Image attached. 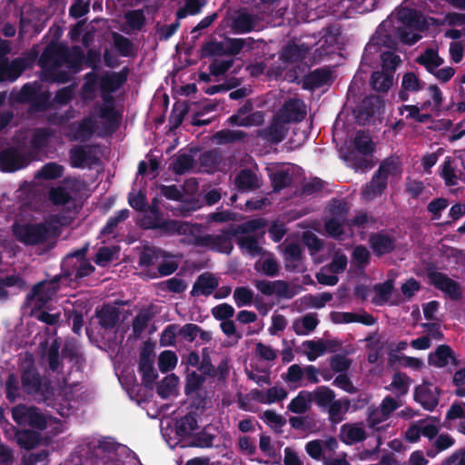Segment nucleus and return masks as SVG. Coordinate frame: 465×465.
<instances>
[{
    "instance_id": "412c9836",
    "label": "nucleus",
    "mask_w": 465,
    "mask_h": 465,
    "mask_svg": "<svg viewBox=\"0 0 465 465\" xmlns=\"http://www.w3.org/2000/svg\"><path fill=\"white\" fill-rule=\"evenodd\" d=\"M340 440L346 445H353L366 440V431L361 423H345L341 427Z\"/></svg>"
},
{
    "instance_id": "bb28decb",
    "label": "nucleus",
    "mask_w": 465,
    "mask_h": 465,
    "mask_svg": "<svg viewBox=\"0 0 465 465\" xmlns=\"http://www.w3.org/2000/svg\"><path fill=\"white\" fill-rule=\"evenodd\" d=\"M331 79V72L327 68H318L307 74L303 79V88L315 90L327 84Z\"/></svg>"
},
{
    "instance_id": "a19ab883",
    "label": "nucleus",
    "mask_w": 465,
    "mask_h": 465,
    "mask_svg": "<svg viewBox=\"0 0 465 465\" xmlns=\"http://www.w3.org/2000/svg\"><path fill=\"white\" fill-rule=\"evenodd\" d=\"M234 182L241 191L254 190L259 187L258 177L250 169L241 170L235 176Z\"/></svg>"
},
{
    "instance_id": "58836bf2",
    "label": "nucleus",
    "mask_w": 465,
    "mask_h": 465,
    "mask_svg": "<svg viewBox=\"0 0 465 465\" xmlns=\"http://www.w3.org/2000/svg\"><path fill=\"white\" fill-rule=\"evenodd\" d=\"M170 255L161 249L146 248L141 252L139 265L141 267L159 266L162 258H169Z\"/></svg>"
},
{
    "instance_id": "f03ea898",
    "label": "nucleus",
    "mask_w": 465,
    "mask_h": 465,
    "mask_svg": "<svg viewBox=\"0 0 465 465\" xmlns=\"http://www.w3.org/2000/svg\"><path fill=\"white\" fill-rule=\"evenodd\" d=\"M21 383L26 394L35 396L38 401L50 405L48 401H51L54 396V389L49 381H42L41 376L33 362L22 369Z\"/></svg>"
},
{
    "instance_id": "c9c22d12",
    "label": "nucleus",
    "mask_w": 465,
    "mask_h": 465,
    "mask_svg": "<svg viewBox=\"0 0 465 465\" xmlns=\"http://www.w3.org/2000/svg\"><path fill=\"white\" fill-rule=\"evenodd\" d=\"M381 100L376 95H370L365 97L361 105L359 106L356 118L359 122L368 121L374 116L376 111L379 108Z\"/></svg>"
},
{
    "instance_id": "13d9d810",
    "label": "nucleus",
    "mask_w": 465,
    "mask_h": 465,
    "mask_svg": "<svg viewBox=\"0 0 465 465\" xmlns=\"http://www.w3.org/2000/svg\"><path fill=\"white\" fill-rule=\"evenodd\" d=\"M84 61V54L82 48L78 45H74L69 50L66 47L65 62L69 68L80 71Z\"/></svg>"
},
{
    "instance_id": "e433bc0d",
    "label": "nucleus",
    "mask_w": 465,
    "mask_h": 465,
    "mask_svg": "<svg viewBox=\"0 0 465 465\" xmlns=\"http://www.w3.org/2000/svg\"><path fill=\"white\" fill-rule=\"evenodd\" d=\"M319 324L316 313H307L300 320H296L292 324V330L297 335H307L313 331Z\"/></svg>"
},
{
    "instance_id": "f257e3e1",
    "label": "nucleus",
    "mask_w": 465,
    "mask_h": 465,
    "mask_svg": "<svg viewBox=\"0 0 465 465\" xmlns=\"http://www.w3.org/2000/svg\"><path fill=\"white\" fill-rule=\"evenodd\" d=\"M375 144L370 135L363 130L356 132L351 146L343 153V160L355 171H366L372 163L366 157L372 155Z\"/></svg>"
},
{
    "instance_id": "ea45409f",
    "label": "nucleus",
    "mask_w": 465,
    "mask_h": 465,
    "mask_svg": "<svg viewBox=\"0 0 465 465\" xmlns=\"http://www.w3.org/2000/svg\"><path fill=\"white\" fill-rule=\"evenodd\" d=\"M247 133L242 130L223 129L213 134V140L217 144L223 145L244 141Z\"/></svg>"
},
{
    "instance_id": "b1692460",
    "label": "nucleus",
    "mask_w": 465,
    "mask_h": 465,
    "mask_svg": "<svg viewBox=\"0 0 465 465\" xmlns=\"http://www.w3.org/2000/svg\"><path fill=\"white\" fill-rule=\"evenodd\" d=\"M219 282L213 274L204 272L198 276L196 282L193 283L191 294L193 296L204 295L209 296L213 292L218 288Z\"/></svg>"
},
{
    "instance_id": "de8ad7c7",
    "label": "nucleus",
    "mask_w": 465,
    "mask_h": 465,
    "mask_svg": "<svg viewBox=\"0 0 465 465\" xmlns=\"http://www.w3.org/2000/svg\"><path fill=\"white\" fill-rule=\"evenodd\" d=\"M269 176L274 192H280L290 187L293 182L292 175L289 170H277Z\"/></svg>"
},
{
    "instance_id": "bf43d9fd",
    "label": "nucleus",
    "mask_w": 465,
    "mask_h": 465,
    "mask_svg": "<svg viewBox=\"0 0 465 465\" xmlns=\"http://www.w3.org/2000/svg\"><path fill=\"white\" fill-rule=\"evenodd\" d=\"M267 225V221L264 218H254L248 220L237 226L234 231H232L231 235H236L237 233H251L255 232L261 229H264Z\"/></svg>"
},
{
    "instance_id": "39448f33",
    "label": "nucleus",
    "mask_w": 465,
    "mask_h": 465,
    "mask_svg": "<svg viewBox=\"0 0 465 465\" xmlns=\"http://www.w3.org/2000/svg\"><path fill=\"white\" fill-rule=\"evenodd\" d=\"M61 276H54L50 281H42L35 284L26 294L25 300L28 304L34 302L35 310H42L53 299L60 289L59 282Z\"/></svg>"
},
{
    "instance_id": "052dcab7",
    "label": "nucleus",
    "mask_w": 465,
    "mask_h": 465,
    "mask_svg": "<svg viewBox=\"0 0 465 465\" xmlns=\"http://www.w3.org/2000/svg\"><path fill=\"white\" fill-rule=\"evenodd\" d=\"M129 214L130 212L128 209H122L116 212L114 215L108 218L105 225L101 229L100 234L103 236L112 234L118 224L129 217Z\"/></svg>"
},
{
    "instance_id": "f8f14e48",
    "label": "nucleus",
    "mask_w": 465,
    "mask_h": 465,
    "mask_svg": "<svg viewBox=\"0 0 465 465\" xmlns=\"http://www.w3.org/2000/svg\"><path fill=\"white\" fill-rule=\"evenodd\" d=\"M429 282L430 285L434 286L437 290L444 292L450 300L459 301L461 296V289L460 284L450 278L447 274L430 271L427 273Z\"/></svg>"
},
{
    "instance_id": "69168bd1",
    "label": "nucleus",
    "mask_w": 465,
    "mask_h": 465,
    "mask_svg": "<svg viewBox=\"0 0 465 465\" xmlns=\"http://www.w3.org/2000/svg\"><path fill=\"white\" fill-rule=\"evenodd\" d=\"M64 173V166L56 163H45L37 173L36 177L45 180L60 178Z\"/></svg>"
},
{
    "instance_id": "1a4fd4ad",
    "label": "nucleus",
    "mask_w": 465,
    "mask_h": 465,
    "mask_svg": "<svg viewBox=\"0 0 465 465\" xmlns=\"http://www.w3.org/2000/svg\"><path fill=\"white\" fill-rule=\"evenodd\" d=\"M143 226L148 229H167L176 232L178 234H193L202 230V226L197 223L188 222L169 221L165 222L160 217V214H152L143 219Z\"/></svg>"
},
{
    "instance_id": "cd10ccee",
    "label": "nucleus",
    "mask_w": 465,
    "mask_h": 465,
    "mask_svg": "<svg viewBox=\"0 0 465 465\" xmlns=\"http://www.w3.org/2000/svg\"><path fill=\"white\" fill-rule=\"evenodd\" d=\"M70 128L74 130L72 140L85 142L94 134L95 121L90 116L84 117L80 122L72 124Z\"/></svg>"
},
{
    "instance_id": "6e6d98bb",
    "label": "nucleus",
    "mask_w": 465,
    "mask_h": 465,
    "mask_svg": "<svg viewBox=\"0 0 465 465\" xmlns=\"http://www.w3.org/2000/svg\"><path fill=\"white\" fill-rule=\"evenodd\" d=\"M178 385V378L174 374L164 377L156 386V392L162 399H168L173 394Z\"/></svg>"
},
{
    "instance_id": "c756f323",
    "label": "nucleus",
    "mask_w": 465,
    "mask_h": 465,
    "mask_svg": "<svg viewBox=\"0 0 465 465\" xmlns=\"http://www.w3.org/2000/svg\"><path fill=\"white\" fill-rule=\"evenodd\" d=\"M400 20L406 27L411 29L420 32L428 29V24L422 14L413 8L407 9L401 13Z\"/></svg>"
},
{
    "instance_id": "0eeeda50",
    "label": "nucleus",
    "mask_w": 465,
    "mask_h": 465,
    "mask_svg": "<svg viewBox=\"0 0 465 465\" xmlns=\"http://www.w3.org/2000/svg\"><path fill=\"white\" fill-rule=\"evenodd\" d=\"M31 161V153L21 145H12L0 152V169L5 173H15L25 168Z\"/></svg>"
},
{
    "instance_id": "8fccbe9b",
    "label": "nucleus",
    "mask_w": 465,
    "mask_h": 465,
    "mask_svg": "<svg viewBox=\"0 0 465 465\" xmlns=\"http://www.w3.org/2000/svg\"><path fill=\"white\" fill-rule=\"evenodd\" d=\"M48 200L54 206H63L73 201L70 191L64 186L51 187L48 191Z\"/></svg>"
},
{
    "instance_id": "dca6fc26",
    "label": "nucleus",
    "mask_w": 465,
    "mask_h": 465,
    "mask_svg": "<svg viewBox=\"0 0 465 465\" xmlns=\"http://www.w3.org/2000/svg\"><path fill=\"white\" fill-rule=\"evenodd\" d=\"M104 104L100 107L99 116L104 120V129L108 134L114 133L120 125V114L114 108V99L112 94L102 95Z\"/></svg>"
},
{
    "instance_id": "49530a36",
    "label": "nucleus",
    "mask_w": 465,
    "mask_h": 465,
    "mask_svg": "<svg viewBox=\"0 0 465 465\" xmlns=\"http://www.w3.org/2000/svg\"><path fill=\"white\" fill-rule=\"evenodd\" d=\"M394 289V281L388 279L382 283H377L373 286V290L376 293L372 299V302L376 305H382L386 303Z\"/></svg>"
},
{
    "instance_id": "4468645a",
    "label": "nucleus",
    "mask_w": 465,
    "mask_h": 465,
    "mask_svg": "<svg viewBox=\"0 0 465 465\" xmlns=\"http://www.w3.org/2000/svg\"><path fill=\"white\" fill-rule=\"evenodd\" d=\"M288 131L286 124L274 115L266 127L256 131V136L268 143L278 144L285 139Z\"/></svg>"
},
{
    "instance_id": "a878e982",
    "label": "nucleus",
    "mask_w": 465,
    "mask_h": 465,
    "mask_svg": "<svg viewBox=\"0 0 465 465\" xmlns=\"http://www.w3.org/2000/svg\"><path fill=\"white\" fill-rule=\"evenodd\" d=\"M223 161V153L218 148L205 151L199 157L200 166L203 168V171L211 173L219 170Z\"/></svg>"
},
{
    "instance_id": "4be33fe9",
    "label": "nucleus",
    "mask_w": 465,
    "mask_h": 465,
    "mask_svg": "<svg viewBox=\"0 0 465 465\" xmlns=\"http://www.w3.org/2000/svg\"><path fill=\"white\" fill-rule=\"evenodd\" d=\"M95 317L101 328L109 331L117 325L120 319V312L116 307L107 303L96 310Z\"/></svg>"
},
{
    "instance_id": "5fc2aeb1",
    "label": "nucleus",
    "mask_w": 465,
    "mask_h": 465,
    "mask_svg": "<svg viewBox=\"0 0 465 465\" xmlns=\"http://www.w3.org/2000/svg\"><path fill=\"white\" fill-rule=\"evenodd\" d=\"M371 252L365 245H356L351 253V263L358 269L364 271L370 264Z\"/></svg>"
},
{
    "instance_id": "2f4dec72",
    "label": "nucleus",
    "mask_w": 465,
    "mask_h": 465,
    "mask_svg": "<svg viewBox=\"0 0 465 465\" xmlns=\"http://www.w3.org/2000/svg\"><path fill=\"white\" fill-rule=\"evenodd\" d=\"M308 52V47L302 45H297L294 42H289L282 47L280 58L284 63H296L302 61Z\"/></svg>"
},
{
    "instance_id": "6ab92c4d",
    "label": "nucleus",
    "mask_w": 465,
    "mask_h": 465,
    "mask_svg": "<svg viewBox=\"0 0 465 465\" xmlns=\"http://www.w3.org/2000/svg\"><path fill=\"white\" fill-rule=\"evenodd\" d=\"M129 72V68L124 66L120 72L107 73L102 76L100 79L102 94H111L117 91L127 81Z\"/></svg>"
},
{
    "instance_id": "aec40b11",
    "label": "nucleus",
    "mask_w": 465,
    "mask_h": 465,
    "mask_svg": "<svg viewBox=\"0 0 465 465\" xmlns=\"http://www.w3.org/2000/svg\"><path fill=\"white\" fill-rule=\"evenodd\" d=\"M89 250V244L86 243L80 249L74 251L73 252L68 253L62 261L61 269H62V278H70L74 275L75 271L77 270L78 264H80L81 258L86 255Z\"/></svg>"
},
{
    "instance_id": "473e14b6",
    "label": "nucleus",
    "mask_w": 465,
    "mask_h": 465,
    "mask_svg": "<svg viewBox=\"0 0 465 465\" xmlns=\"http://www.w3.org/2000/svg\"><path fill=\"white\" fill-rule=\"evenodd\" d=\"M198 429L197 413L189 411L177 420L175 425V433L180 438L190 436L193 431Z\"/></svg>"
},
{
    "instance_id": "09e8293b",
    "label": "nucleus",
    "mask_w": 465,
    "mask_h": 465,
    "mask_svg": "<svg viewBox=\"0 0 465 465\" xmlns=\"http://www.w3.org/2000/svg\"><path fill=\"white\" fill-rule=\"evenodd\" d=\"M61 343L58 339H54L47 351L48 368L53 372H62L63 362L60 359L59 350Z\"/></svg>"
},
{
    "instance_id": "c85d7f7f",
    "label": "nucleus",
    "mask_w": 465,
    "mask_h": 465,
    "mask_svg": "<svg viewBox=\"0 0 465 465\" xmlns=\"http://www.w3.org/2000/svg\"><path fill=\"white\" fill-rule=\"evenodd\" d=\"M226 122L230 125L242 127L260 126L264 123V113L255 111L246 116H242L236 112Z\"/></svg>"
},
{
    "instance_id": "5701e85b",
    "label": "nucleus",
    "mask_w": 465,
    "mask_h": 465,
    "mask_svg": "<svg viewBox=\"0 0 465 465\" xmlns=\"http://www.w3.org/2000/svg\"><path fill=\"white\" fill-rule=\"evenodd\" d=\"M450 361L455 365L458 364L453 350L447 344L439 345L428 357L429 365L437 368L446 367Z\"/></svg>"
},
{
    "instance_id": "c03bdc74",
    "label": "nucleus",
    "mask_w": 465,
    "mask_h": 465,
    "mask_svg": "<svg viewBox=\"0 0 465 465\" xmlns=\"http://www.w3.org/2000/svg\"><path fill=\"white\" fill-rule=\"evenodd\" d=\"M349 205L342 199H332L326 207V211L329 213L328 218H335L338 221L344 222L347 223V214L349 213Z\"/></svg>"
},
{
    "instance_id": "72a5a7b5",
    "label": "nucleus",
    "mask_w": 465,
    "mask_h": 465,
    "mask_svg": "<svg viewBox=\"0 0 465 465\" xmlns=\"http://www.w3.org/2000/svg\"><path fill=\"white\" fill-rule=\"evenodd\" d=\"M416 62L423 65L426 71L431 74L443 64L444 59L439 55L437 50L428 48L417 57Z\"/></svg>"
},
{
    "instance_id": "423d86ee",
    "label": "nucleus",
    "mask_w": 465,
    "mask_h": 465,
    "mask_svg": "<svg viewBox=\"0 0 465 465\" xmlns=\"http://www.w3.org/2000/svg\"><path fill=\"white\" fill-rule=\"evenodd\" d=\"M232 230H226L223 231L222 234L213 235V234H204V235H199L201 230L199 232H195L193 234H190L192 236V239L190 240V242L195 246L200 247H208L212 251L225 253V254H231L233 244L232 241V237L233 235H231Z\"/></svg>"
},
{
    "instance_id": "f3484780",
    "label": "nucleus",
    "mask_w": 465,
    "mask_h": 465,
    "mask_svg": "<svg viewBox=\"0 0 465 465\" xmlns=\"http://www.w3.org/2000/svg\"><path fill=\"white\" fill-rule=\"evenodd\" d=\"M66 46L48 45L42 53L38 60V65L44 69L50 67H61L65 62Z\"/></svg>"
},
{
    "instance_id": "774afa93",
    "label": "nucleus",
    "mask_w": 465,
    "mask_h": 465,
    "mask_svg": "<svg viewBox=\"0 0 465 465\" xmlns=\"http://www.w3.org/2000/svg\"><path fill=\"white\" fill-rule=\"evenodd\" d=\"M344 225H346V223L338 221L335 218H326L324 220V230L326 233L336 240L341 239L344 234Z\"/></svg>"
},
{
    "instance_id": "20e7f679",
    "label": "nucleus",
    "mask_w": 465,
    "mask_h": 465,
    "mask_svg": "<svg viewBox=\"0 0 465 465\" xmlns=\"http://www.w3.org/2000/svg\"><path fill=\"white\" fill-rule=\"evenodd\" d=\"M396 169L397 165L394 161L381 162L371 180L363 187L362 196L369 201L381 196L387 188L389 175L393 174Z\"/></svg>"
},
{
    "instance_id": "6e6552de",
    "label": "nucleus",
    "mask_w": 465,
    "mask_h": 465,
    "mask_svg": "<svg viewBox=\"0 0 465 465\" xmlns=\"http://www.w3.org/2000/svg\"><path fill=\"white\" fill-rule=\"evenodd\" d=\"M12 417L18 425H28L40 430H44L47 427L45 416L35 406L19 404L13 408Z\"/></svg>"
},
{
    "instance_id": "9d476101",
    "label": "nucleus",
    "mask_w": 465,
    "mask_h": 465,
    "mask_svg": "<svg viewBox=\"0 0 465 465\" xmlns=\"http://www.w3.org/2000/svg\"><path fill=\"white\" fill-rule=\"evenodd\" d=\"M153 345L147 341L140 351L138 371L142 375V381L144 387L150 390H153V383L158 377L153 367Z\"/></svg>"
},
{
    "instance_id": "f704fd0d",
    "label": "nucleus",
    "mask_w": 465,
    "mask_h": 465,
    "mask_svg": "<svg viewBox=\"0 0 465 465\" xmlns=\"http://www.w3.org/2000/svg\"><path fill=\"white\" fill-rule=\"evenodd\" d=\"M309 401L315 402L321 408H327L335 399L334 391L327 386H319L313 391H308Z\"/></svg>"
},
{
    "instance_id": "ddd939ff",
    "label": "nucleus",
    "mask_w": 465,
    "mask_h": 465,
    "mask_svg": "<svg viewBox=\"0 0 465 465\" xmlns=\"http://www.w3.org/2000/svg\"><path fill=\"white\" fill-rule=\"evenodd\" d=\"M275 115L285 124L300 123L306 116V106L302 100L290 98L284 102Z\"/></svg>"
},
{
    "instance_id": "7ed1b4c3",
    "label": "nucleus",
    "mask_w": 465,
    "mask_h": 465,
    "mask_svg": "<svg viewBox=\"0 0 465 465\" xmlns=\"http://www.w3.org/2000/svg\"><path fill=\"white\" fill-rule=\"evenodd\" d=\"M54 231L55 228L48 223H15L13 225V233L16 240L30 246L45 242Z\"/></svg>"
},
{
    "instance_id": "3c124183",
    "label": "nucleus",
    "mask_w": 465,
    "mask_h": 465,
    "mask_svg": "<svg viewBox=\"0 0 465 465\" xmlns=\"http://www.w3.org/2000/svg\"><path fill=\"white\" fill-rule=\"evenodd\" d=\"M194 163L193 155L189 153H179L172 162L169 169L172 170L175 174H184L189 172Z\"/></svg>"
},
{
    "instance_id": "338daca9",
    "label": "nucleus",
    "mask_w": 465,
    "mask_h": 465,
    "mask_svg": "<svg viewBox=\"0 0 465 465\" xmlns=\"http://www.w3.org/2000/svg\"><path fill=\"white\" fill-rule=\"evenodd\" d=\"M382 71L388 74H394V72L401 63V58L398 54L391 51H386L381 54Z\"/></svg>"
},
{
    "instance_id": "7c9ffc66",
    "label": "nucleus",
    "mask_w": 465,
    "mask_h": 465,
    "mask_svg": "<svg viewBox=\"0 0 465 465\" xmlns=\"http://www.w3.org/2000/svg\"><path fill=\"white\" fill-rule=\"evenodd\" d=\"M92 146L90 145H74L69 151L70 164L74 168H84L85 163L93 162Z\"/></svg>"
},
{
    "instance_id": "864d4df0",
    "label": "nucleus",
    "mask_w": 465,
    "mask_h": 465,
    "mask_svg": "<svg viewBox=\"0 0 465 465\" xmlns=\"http://www.w3.org/2000/svg\"><path fill=\"white\" fill-rule=\"evenodd\" d=\"M311 402L309 401L308 391H302L291 401L287 409L295 414H304L311 409Z\"/></svg>"
},
{
    "instance_id": "9b49d317",
    "label": "nucleus",
    "mask_w": 465,
    "mask_h": 465,
    "mask_svg": "<svg viewBox=\"0 0 465 465\" xmlns=\"http://www.w3.org/2000/svg\"><path fill=\"white\" fill-rule=\"evenodd\" d=\"M441 390L430 381H423L414 388L413 400L425 411H433L439 404Z\"/></svg>"
},
{
    "instance_id": "a18cd8bd",
    "label": "nucleus",
    "mask_w": 465,
    "mask_h": 465,
    "mask_svg": "<svg viewBox=\"0 0 465 465\" xmlns=\"http://www.w3.org/2000/svg\"><path fill=\"white\" fill-rule=\"evenodd\" d=\"M254 41L249 38H227L224 45V54L235 56L245 47L252 48Z\"/></svg>"
},
{
    "instance_id": "37998d69",
    "label": "nucleus",
    "mask_w": 465,
    "mask_h": 465,
    "mask_svg": "<svg viewBox=\"0 0 465 465\" xmlns=\"http://www.w3.org/2000/svg\"><path fill=\"white\" fill-rule=\"evenodd\" d=\"M370 84L373 90L379 93H387L393 84V75L375 71L371 75Z\"/></svg>"
},
{
    "instance_id": "0e129e2a",
    "label": "nucleus",
    "mask_w": 465,
    "mask_h": 465,
    "mask_svg": "<svg viewBox=\"0 0 465 465\" xmlns=\"http://www.w3.org/2000/svg\"><path fill=\"white\" fill-rule=\"evenodd\" d=\"M236 242L240 249L246 251L252 257L259 255L262 251L258 239L253 235L240 236Z\"/></svg>"
},
{
    "instance_id": "603ef678",
    "label": "nucleus",
    "mask_w": 465,
    "mask_h": 465,
    "mask_svg": "<svg viewBox=\"0 0 465 465\" xmlns=\"http://www.w3.org/2000/svg\"><path fill=\"white\" fill-rule=\"evenodd\" d=\"M205 382V376L199 374L195 371H191L186 375L184 394L188 397L198 394V391L203 388Z\"/></svg>"
},
{
    "instance_id": "393cba45",
    "label": "nucleus",
    "mask_w": 465,
    "mask_h": 465,
    "mask_svg": "<svg viewBox=\"0 0 465 465\" xmlns=\"http://www.w3.org/2000/svg\"><path fill=\"white\" fill-rule=\"evenodd\" d=\"M302 249L297 242H291L284 249L285 269L288 272H302Z\"/></svg>"
},
{
    "instance_id": "e2e57ef3",
    "label": "nucleus",
    "mask_w": 465,
    "mask_h": 465,
    "mask_svg": "<svg viewBox=\"0 0 465 465\" xmlns=\"http://www.w3.org/2000/svg\"><path fill=\"white\" fill-rule=\"evenodd\" d=\"M188 113V105L185 103H174L169 116L170 130L177 129L183 122Z\"/></svg>"
},
{
    "instance_id": "79ce46f5",
    "label": "nucleus",
    "mask_w": 465,
    "mask_h": 465,
    "mask_svg": "<svg viewBox=\"0 0 465 465\" xmlns=\"http://www.w3.org/2000/svg\"><path fill=\"white\" fill-rule=\"evenodd\" d=\"M17 444L25 450H32L41 442V434L31 430H18L15 434Z\"/></svg>"
},
{
    "instance_id": "680f3d73",
    "label": "nucleus",
    "mask_w": 465,
    "mask_h": 465,
    "mask_svg": "<svg viewBox=\"0 0 465 465\" xmlns=\"http://www.w3.org/2000/svg\"><path fill=\"white\" fill-rule=\"evenodd\" d=\"M41 79L48 83L65 84L70 80V74L67 71L59 70V67H50L44 69Z\"/></svg>"
},
{
    "instance_id": "a211bd4d",
    "label": "nucleus",
    "mask_w": 465,
    "mask_h": 465,
    "mask_svg": "<svg viewBox=\"0 0 465 465\" xmlns=\"http://www.w3.org/2000/svg\"><path fill=\"white\" fill-rule=\"evenodd\" d=\"M254 285L257 290L267 296L275 294L278 297L292 299L295 295V292L290 289L289 283L283 280L273 282L266 280L256 281Z\"/></svg>"
},
{
    "instance_id": "4d7b16f0",
    "label": "nucleus",
    "mask_w": 465,
    "mask_h": 465,
    "mask_svg": "<svg viewBox=\"0 0 465 465\" xmlns=\"http://www.w3.org/2000/svg\"><path fill=\"white\" fill-rule=\"evenodd\" d=\"M113 40L114 47L120 55L124 57H132L134 55V43L129 38L119 33H113Z\"/></svg>"
},
{
    "instance_id": "4c0bfd02",
    "label": "nucleus",
    "mask_w": 465,
    "mask_h": 465,
    "mask_svg": "<svg viewBox=\"0 0 465 465\" xmlns=\"http://www.w3.org/2000/svg\"><path fill=\"white\" fill-rule=\"evenodd\" d=\"M411 381L412 380L406 373L396 371L386 389L392 391L397 397H402L408 393Z\"/></svg>"
},
{
    "instance_id": "2eb2a0df",
    "label": "nucleus",
    "mask_w": 465,
    "mask_h": 465,
    "mask_svg": "<svg viewBox=\"0 0 465 465\" xmlns=\"http://www.w3.org/2000/svg\"><path fill=\"white\" fill-rule=\"evenodd\" d=\"M369 245L377 257L393 252L397 247L396 238L384 231L371 232L369 236Z\"/></svg>"
}]
</instances>
